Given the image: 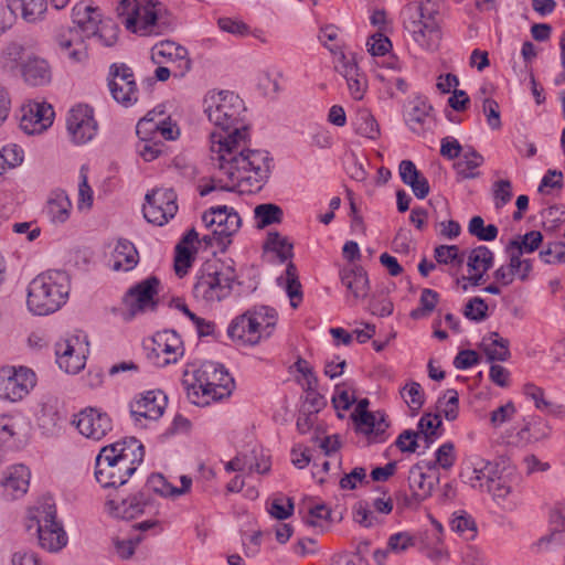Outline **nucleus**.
<instances>
[{
  "instance_id": "obj_1",
  "label": "nucleus",
  "mask_w": 565,
  "mask_h": 565,
  "mask_svg": "<svg viewBox=\"0 0 565 565\" xmlns=\"http://www.w3.org/2000/svg\"><path fill=\"white\" fill-rule=\"evenodd\" d=\"M245 110L243 99L234 92L212 90L204 98V113L216 128L210 135V150L218 182H224L220 188L252 193L259 191L269 178L273 159L265 150L246 147Z\"/></svg>"
},
{
  "instance_id": "obj_2",
  "label": "nucleus",
  "mask_w": 565,
  "mask_h": 565,
  "mask_svg": "<svg viewBox=\"0 0 565 565\" xmlns=\"http://www.w3.org/2000/svg\"><path fill=\"white\" fill-rule=\"evenodd\" d=\"M182 384L188 399L198 406L228 397L234 388V380L225 367L212 361L188 367L183 372Z\"/></svg>"
},
{
  "instance_id": "obj_3",
  "label": "nucleus",
  "mask_w": 565,
  "mask_h": 565,
  "mask_svg": "<svg viewBox=\"0 0 565 565\" xmlns=\"http://www.w3.org/2000/svg\"><path fill=\"white\" fill-rule=\"evenodd\" d=\"M145 450L136 438L104 447L96 457L95 477L104 488L119 487L127 482L142 462Z\"/></svg>"
},
{
  "instance_id": "obj_4",
  "label": "nucleus",
  "mask_w": 565,
  "mask_h": 565,
  "mask_svg": "<svg viewBox=\"0 0 565 565\" xmlns=\"http://www.w3.org/2000/svg\"><path fill=\"white\" fill-rule=\"evenodd\" d=\"M444 0H420L407 3L401 12L404 29L423 49L434 51L441 39Z\"/></svg>"
},
{
  "instance_id": "obj_5",
  "label": "nucleus",
  "mask_w": 565,
  "mask_h": 565,
  "mask_svg": "<svg viewBox=\"0 0 565 565\" xmlns=\"http://www.w3.org/2000/svg\"><path fill=\"white\" fill-rule=\"evenodd\" d=\"M70 277L63 270H47L29 284L26 305L31 312L46 316L57 311L67 300Z\"/></svg>"
},
{
  "instance_id": "obj_6",
  "label": "nucleus",
  "mask_w": 565,
  "mask_h": 565,
  "mask_svg": "<svg viewBox=\"0 0 565 565\" xmlns=\"http://www.w3.org/2000/svg\"><path fill=\"white\" fill-rule=\"evenodd\" d=\"M277 320L278 313L274 308L255 307L230 322L227 335L237 347H255L270 337Z\"/></svg>"
},
{
  "instance_id": "obj_7",
  "label": "nucleus",
  "mask_w": 565,
  "mask_h": 565,
  "mask_svg": "<svg viewBox=\"0 0 565 565\" xmlns=\"http://www.w3.org/2000/svg\"><path fill=\"white\" fill-rule=\"evenodd\" d=\"M31 529H35L40 546L50 553L62 551L68 543L63 524L57 521L55 503L50 497L29 510L26 530Z\"/></svg>"
},
{
  "instance_id": "obj_8",
  "label": "nucleus",
  "mask_w": 565,
  "mask_h": 565,
  "mask_svg": "<svg viewBox=\"0 0 565 565\" xmlns=\"http://www.w3.org/2000/svg\"><path fill=\"white\" fill-rule=\"evenodd\" d=\"M234 281L235 273L232 267L220 260L206 262L196 274L193 296L204 305L221 302L232 294Z\"/></svg>"
},
{
  "instance_id": "obj_9",
  "label": "nucleus",
  "mask_w": 565,
  "mask_h": 565,
  "mask_svg": "<svg viewBox=\"0 0 565 565\" xmlns=\"http://www.w3.org/2000/svg\"><path fill=\"white\" fill-rule=\"evenodd\" d=\"M202 222L206 227H213L212 235H205L206 245L225 247L231 243V236L235 234L242 224L237 212L226 205L213 206L202 215Z\"/></svg>"
},
{
  "instance_id": "obj_10",
  "label": "nucleus",
  "mask_w": 565,
  "mask_h": 565,
  "mask_svg": "<svg viewBox=\"0 0 565 565\" xmlns=\"http://www.w3.org/2000/svg\"><path fill=\"white\" fill-rule=\"evenodd\" d=\"M24 47L21 44L12 43L6 54L14 62L21 61L20 72L23 81L33 87L45 86L52 81V68L49 62L38 55H29L23 60Z\"/></svg>"
},
{
  "instance_id": "obj_11",
  "label": "nucleus",
  "mask_w": 565,
  "mask_h": 565,
  "mask_svg": "<svg viewBox=\"0 0 565 565\" xmlns=\"http://www.w3.org/2000/svg\"><path fill=\"white\" fill-rule=\"evenodd\" d=\"M36 384L35 373L25 366L0 369V398L18 402L24 398Z\"/></svg>"
},
{
  "instance_id": "obj_12",
  "label": "nucleus",
  "mask_w": 565,
  "mask_h": 565,
  "mask_svg": "<svg viewBox=\"0 0 565 565\" xmlns=\"http://www.w3.org/2000/svg\"><path fill=\"white\" fill-rule=\"evenodd\" d=\"M108 88L114 100L122 107H131L138 100L139 90L134 72L124 63L110 65Z\"/></svg>"
},
{
  "instance_id": "obj_13",
  "label": "nucleus",
  "mask_w": 565,
  "mask_h": 565,
  "mask_svg": "<svg viewBox=\"0 0 565 565\" xmlns=\"http://www.w3.org/2000/svg\"><path fill=\"white\" fill-rule=\"evenodd\" d=\"M87 352L86 335H71L55 344L56 362L68 374H76L84 369Z\"/></svg>"
},
{
  "instance_id": "obj_14",
  "label": "nucleus",
  "mask_w": 565,
  "mask_h": 565,
  "mask_svg": "<svg viewBox=\"0 0 565 565\" xmlns=\"http://www.w3.org/2000/svg\"><path fill=\"white\" fill-rule=\"evenodd\" d=\"M369 399H360L352 414L356 431L364 435L370 443H383L388 438V423L383 413L369 412Z\"/></svg>"
},
{
  "instance_id": "obj_15",
  "label": "nucleus",
  "mask_w": 565,
  "mask_h": 565,
  "mask_svg": "<svg viewBox=\"0 0 565 565\" xmlns=\"http://www.w3.org/2000/svg\"><path fill=\"white\" fill-rule=\"evenodd\" d=\"M145 218L162 226L178 212L177 194L172 189H156L146 195L142 209Z\"/></svg>"
},
{
  "instance_id": "obj_16",
  "label": "nucleus",
  "mask_w": 565,
  "mask_h": 565,
  "mask_svg": "<svg viewBox=\"0 0 565 565\" xmlns=\"http://www.w3.org/2000/svg\"><path fill=\"white\" fill-rule=\"evenodd\" d=\"M66 128L75 145H85L93 140L98 131L94 109L83 104L72 107L66 117Z\"/></svg>"
},
{
  "instance_id": "obj_17",
  "label": "nucleus",
  "mask_w": 565,
  "mask_h": 565,
  "mask_svg": "<svg viewBox=\"0 0 565 565\" xmlns=\"http://www.w3.org/2000/svg\"><path fill=\"white\" fill-rule=\"evenodd\" d=\"M159 286L160 280L151 276L135 285L126 292L124 305L130 317L156 308V297L159 294Z\"/></svg>"
},
{
  "instance_id": "obj_18",
  "label": "nucleus",
  "mask_w": 565,
  "mask_h": 565,
  "mask_svg": "<svg viewBox=\"0 0 565 565\" xmlns=\"http://www.w3.org/2000/svg\"><path fill=\"white\" fill-rule=\"evenodd\" d=\"M184 354L181 337L173 330L157 332L152 338L150 358L159 367L177 363Z\"/></svg>"
},
{
  "instance_id": "obj_19",
  "label": "nucleus",
  "mask_w": 565,
  "mask_h": 565,
  "mask_svg": "<svg viewBox=\"0 0 565 565\" xmlns=\"http://www.w3.org/2000/svg\"><path fill=\"white\" fill-rule=\"evenodd\" d=\"M151 60L157 65L168 64L173 67L175 77H183L191 68L188 50L173 41L156 44L151 49Z\"/></svg>"
},
{
  "instance_id": "obj_20",
  "label": "nucleus",
  "mask_w": 565,
  "mask_h": 565,
  "mask_svg": "<svg viewBox=\"0 0 565 565\" xmlns=\"http://www.w3.org/2000/svg\"><path fill=\"white\" fill-rule=\"evenodd\" d=\"M167 407V396L161 391H148L130 403V414L135 422L146 426L147 420L159 419Z\"/></svg>"
},
{
  "instance_id": "obj_21",
  "label": "nucleus",
  "mask_w": 565,
  "mask_h": 565,
  "mask_svg": "<svg viewBox=\"0 0 565 565\" xmlns=\"http://www.w3.org/2000/svg\"><path fill=\"white\" fill-rule=\"evenodd\" d=\"M73 423L84 437L93 440L103 439L113 428L110 417L94 407L81 411Z\"/></svg>"
},
{
  "instance_id": "obj_22",
  "label": "nucleus",
  "mask_w": 565,
  "mask_h": 565,
  "mask_svg": "<svg viewBox=\"0 0 565 565\" xmlns=\"http://www.w3.org/2000/svg\"><path fill=\"white\" fill-rule=\"evenodd\" d=\"M407 482L411 492L426 500L439 483V472L431 461H420L409 468Z\"/></svg>"
},
{
  "instance_id": "obj_23",
  "label": "nucleus",
  "mask_w": 565,
  "mask_h": 565,
  "mask_svg": "<svg viewBox=\"0 0 565 565\" xmlns=\"http://www.w3.org/2000/svg\"><path fill=\"white\" fill-rule=\"evenodd\" d=\"M20 127L28 135L41 134L54 119V110L47 103L30 102L21 109Z\"/></svg>"
},
{
  "instance_id": "obj_24",
  "label": "nucleus",
  "mask_w": 565,
  "mask_h": 565,
  "mask_svg": "<svg viewBox=\"0 0 565 565\" xmlns=\"http://www.w3.org/2000/svg\"><path fill=\"white\" fill-rule=\"evenodd\" d=\"M56 44L60 54L72 64H81L88 58L87 45L77 29H66L60 32L56 35Z\"/></svg>"
},
{
  "instance_id": "obj_25",
  "label": "nucleus",
  "mask_w": 565,
  "mask_h": 565,
  "mask_svg": "<svg viewBox=\"0 0 565 565\" xmlns=\"http://www.w3.org/2000/svg\"><path fill=\"white\" fill-rule=\"evenodd\" d=\"M124 22L128 30L143 36L160 33L156 6L149 1H142L132 18H127Z\"/></svg>"
},
{
  "instance_id": "obj_26",
  "label": "nucleus",
  "mask_w": 565,
  "mask_h": 565,
  "mask_svg": "<svg viewBox=\"0 0 565 565\" xmlns=\"http://www.w3.org/2000/svg\"><path fill=\"white\" fill-rule=\"evenodd\" d=\"M493 260L494 255L487 246L475 247L467 258L468 276H463L462 280L471 286H480L484 282V275L492 267Z\"/></svg>"
},
{
  "instance_id": "obj_27",
  "label": "nucleus",
  "mask_w": 565,
  "mask_h": 565,
  "mask_svg": "<svg viewBox=\"0 0 565 565\" xmlns=\"http://www.w3.org/2000/svg\"><path fill=\"white\" fill-rule=\"evenodd\" d=\"M552 428L547 420L540 416H530L524 419L523 425L513 435V443L516 446L525 447L535 443L546 440Z\"/></svg>"
},
{
  "instance_id": "obj_28",
  "label": "nucleus",
  "mask_w": 565,
  "mask_h": 565,
  "mask_svg": "<svg viewBox=\"0 0 565 565\" xmlns=\"http://www.w3.org/2000/svg\"><path fill=\"white\" fill-rule=\"evenodd\" d=\"M522 392L539 412L558 419L565 418V405L550 399L542 387L533 383H526L523 385Z\"/></svg>"
},
{
  "instance_id": "obj_29",
  "label": "nucleus",
  "mask_w": 565,
  "mask_h": 565,
  "mask_svg": "<svg viewBox=\"0 0 565 565\" xmlns=\"http://www.w3.org/2000/svg\"><path fill=\"white\" fill-rule=\"evenodd\" d=\"M31 472L24 465L9 467L1 481L6 495L18 499L24 495L29 489Z\"/></svg>"
},
{
  "instance_id": "obj_30",
  "label": "nucleus",
  "mask_w": 565,
  "mask_h": 565,
  "mask_svg": "<svg viewBox=\"0 0 565 565\" xmlns=\"http://www.w3.org/2000/svg\"><path fill=\"white\" fill-rule=\"evenodd\" d=\"M72 19L79 33H83L85 38H90L98 33L102 13L97 8L79 2L72 10Z\"/></svg>"
},
{
  "instance_id": "obj_31",
  "label": "nucleus",
  "mask_w": 565,
  "mask_h": 565,
  "mask_svg": "<svg viewBox=\"0 0 565 565\" xmlns=\"http://www.w3.org/2000/svg\"><path fill=\"white\" fill-rule=\"evenodd\" d=\"M28 423L24 417L0 414V446H17L25 435Z\"/></svg>"
},
{
  "instance_id": "obj_32",
  "label": "nucleus",
  "mask_w": 565,
  "mask_h": 565,
  "mask_svg": "<svg viewBox=\"0 0 565 565\" xmlns=\"http://www.w3.org/2000/svg\"><path fill=\"white\" fill-rule=\"evenodd\" d=\"M136 132L138 136L160 135L166 140H175L180 135L177 124L166 118L156 120L152 113H148L146 117L138 121Z\"/></svg>"
},
{
  "instance_id": "obj_33",
  "label": "nucleus",
  "mask_w": 565,
  "mask_h": 565,
  "mask_svg": "<svg viewBox=\"0 0 565 565\" xmlns=\"http://www.w3.org/2000/svg\"><path fill=\"white\" fill-rule=\"evenodd\" d=\"M433 107L422 98H416L411 103L406 115V124L416 134H423L429 129L433 124Z\"/></svg>"
},
{
  "instance_id": "obj_34",
  "label": "nucleus",
  "mask_w": 565,
  "mask_h": 565,
  "mask_svg": "<svg viewBox=\"0 0 565 565\" xmlns=\"http://www.w3.org/2000/svg\"><path fill=\"white\" fill-rule=\"evenodd\" d=\"M72 202L68 195L62 191H53L46 202L44 214L53 224L65 223L71 215Z\"/></svg>"
},
{
  "instance_id": "obj_35",
  "label": "nucleus",
  "mask_w": 565,
  "mask_h": 565,
  "mask_svg": "<svg viewBox=\"0 0 565 565\" xmlns=\"http://www.w3.org/2000/svg\"><path fill=\"white\" fill-rule=\"evenodd\" d=\"M398 172L402 181L412 188V191L417 199H425L428 195V180L417 170L413 161H401Z\"/></svg>"
},
{
  "instance_id": "obj_36",
  "label": "nucleus",
  "mask_w": 565,
  "mask_h": 565,
  "mask_svg": "<svg viewBox=\"0 0 565 565\" xmlns=\"http://www.w3.org/2000/svg\"><path fill=\"white\" fill-rule=\"evenodd\" d=\"M111 268L116 271H128L136 267L139 260L135 245L127 239H118L111 254Z\"/></svg>"
},
{
  "instance_id": "obj_37",
  "label": "nucleus",
  "mask_w": 565,
  "mask_h": 565,
  "mask_svg": "<svg viewBox=\"0 0 565 565\" xmlns=\"http://www.w3.org/2000/svg\"><path fill=\"white\" fill-rule=\"evenodd\" d=\"M181 487H174L162 475H152L147 482V486L153 492L166 498H178L189 493L192 487V479L188 476L180 477Z\"/></svg>"
},
{
  "instance_id": "obj_38",
  "label": "nucleus",
  "mask_w": 565,
  "mask_h": 565,
  "mask_svg": "<svg viewBox=\"0 0 565 565\" xmlns=\"http://www.w3.org/2000/svg\"><path fill=\"white\" fill-rule=\"evenodd\" d=\"M277 282L282 287L290 300V306L296 309L302 301V287L298 278V271L292 263L286 267L285 274L277 278Z\"/></svg>"
},
{
  "instance_id": "obj_39",
  "label": "nucleus",
  "mask_w": 565,
  "mask_h": 565,
  "mask_svg": "<svg viewBox=\"0 0 565 565\" xmlns=\"http://www.w3.org/2000/svg\"><path fill=\"white\" fill-rule=\"evenodd\" d=\"M341 74L347 79L350 95L355 100H361L367 88L366 77L359 72L354 62L345 61L341 65Z\"/></svg>"
},
{
  "instance_id": "obj_40",
  "label": "nucleus",
  "mask_w": 565,
  "mask_h": 565,
  "mask_svg": "<svg viewBox=\"0 0 565 565\" xmlns=\"http://www.w3.org/2000/svg\"><path fill=\"white\" fill-rule=\"evenodd\" d=\"M341 281L354 299L364 298L369 291V278L362 267H354L341 273Z\"/></svg>"
},
{
  "instance_id": "obj_41",
  "label": "nucleus",
  "mask_w": 565,
  "mask_h": 565,
  "mask_svg": "<svg viewBox=\"0 0 565 565\" xmlns=\"http://www.w3.org/2000/svg\"><path fill=\"white\" fill-rule=\"evenodd\" d=\"M9 7L21 9V17L28 23H39L47 12L46 0H8Z\"/></svg>"
},
{
  "instance_id": "obj_42",
  "label": "nucleus",
  "mask_w": 565,
  "mask_h": 565,
  "mask_svg": "<svg viewBox=\"0 0 565 565\" xmlns=\"http://www.w3.org/2000/svg\"><path fill=\"white\" fill-rule=\"evenodd\" d=\"M483 157L473 148L469 147L456 162L455 169L462 179H473L478 177L477 169L483 163Z\"/></svg>"
},
{
  "instance_id": "obj_43",
  "label": "nucleus",
  "mask_w": 565,
  "mask_h": 565,
  "mask_svg": "<svg viewBox=\"0 0 565 565\" xmlns=\"http://www.w3.org/2000/svg\"><path fill=\"white\" fill-rule=\"evenodd\" d=\"M114 507V513L117 518L121 519H134L143 512L146 507V499L142 493L131 495L127 499H122L120 502L111 500L109 502Z\"/></svg>"
},
{
  "instance_id": "obj_44",
  "label": "nucleus",
  "mask_w": 565,
  "mask_h": 565,
  "mask_svg": "<svg viewBox=\"0 0 565 565\" xmlns=\"http://www.w3.org/2000/svg\"><path fill=\"white\" fill-rule=\"evenodd\" d=\"M142 539V535L136 532L127 535H115L111 537V552L120 559H128L134 555Z\"/></svg>"
},
{
  "instance_id": "obj_45",
  "label": "nucleus",
  "mask_w": 565,
  "mask_h": 565,
  "mask_svg": "<svg viewBox=\"0 0 565 565\" xmlns=\"http://www.w3.org/2000/svg\"><path fill=\"white\" fill-rule=\"evenodd\" d=\"M483 352L489 361H505L509 355V341L499 337L498 333H492L482 343Z\"/></svg>"
},
{
  "instance_id": "obj_46",
  "label": "nucleus",
  "mask_w": 565,
  "mask_h": 565,
  "mask_svg": "<svg viewBox=\"0 0 565 565\" xmlns=\"http://www.w3.org/2000/svg\"><path fill=\"white\" fill-rule=\"evenodd\" d=\"M441 425L440 416L437 414H424L417 425L419 439L425 441V447H429L438 438V429Z\"/></svg>"
},
{
  "instance_id": "obj_47",
  "label": "nucleus",
  "mask_w": 565,
  "mask_h": 565,
  "mask_svg": "<svg viewBox=\"0 0 565 565\" xmlns=\"http://www.w3.org/2000/svg\"><path fill=\"white\" fill-rule=\"evenodd\" d=\"M282 215V210L273 203L259 204L254 209V218L258 228L280 223Z\"/></svg>"
},
{
  "instance_id": "obj_48",
  "label": "nucleus",
  "mask_w": 565,
  "mask_h": 565,
  "mask_svg": "<svg viewBox=\"0 0 565 565\" xmlns=\"http://www.w3.org/2000/svg\"><path fill=\"white\" fill-rule=\"evenodd\" d=\"M264 248L276 254L281 263L292 257V244L277 232L268 233Z\"/></svg>"
},
{
  "instance_id": "obj_49",
  "label": "nucleus",
  "mask_w": 565,
  "mask_h": 565,
  "mask_svg": "<svg viewBox=\"0 0 565 565\" xmlns=\"http://www.w3.org/2000/svg\"><path fill=\"white\" fill-rule=\"evenodd\" d=\"M355 132L369 139L380 137V126L375 117L367 109H360L354 121Z\"/></svg>"
},
{
  "instance_id": "obj_50",
  "label": "nucleus",
  "mask_w": 565,
  "mask_h": 565,
  "mask_svg": "<svg viewBox=\"0 0 565 565\" xmlns=\"http://www.w3.org/2000/svg\"><path fill=\"white\" fill-rule=\"evenodd\" d=\"M495 469L497 467L491 462H481L480 467H473L467 472V482L475 489L486 491L490 479L495 475Z\"/></svg>"
},
{
  "instance_id": "obj_51",
  "label": "nucleus",
  "mask_w": 565,
  "mask_h": 565,
  "mask_svg": "<svg viewBox=\"0 0 565 565\" xmlns=\"http://www.w3.org/2000/svg\"><path fill=\"white\" fill-rule=\"evenodd\" d=\"M542 239L543 235L541 232L531 231L519 238L510 241L507 247L522 256L524 253H532L537 249Z\"/></svg>"
},
{
  "instance_id": "obj_52",
  "label": "nucleus",
  "mask_w": 565,
  "mask_h": 565,
  "mask_svg": "<svg viewBox=\"0 0 565 565\" xmlns=\"http://www.w3.org/2000/svg\"><path fill=\"white\" fill-rule=\"evenodd\" d=\"M401 397L413 412H418L425 403V393L422 385L411 381L399 390Z\"/></svg>"
},
{
  "instance_id": "obj_53",
  "label": "nucleus",
  "mask_w": 565,
  "mask_h": 565,
  "mask_svg": "<svg viewBox=\"0 0 565 565\" xmlns=\"http://www.w3.org/2000/svg\"><path fill=\"white\" fill-rule=\"evenodd\" d=\"M505 250L509 255V260L505 265L513 271L514 278H518L521 281H526L530 278V275L533 269L532 260L527 258H522L521 255L516 254L512 249Z\"/></svg>"
},
{
  "instance_id": "obj_54",
  "label": "nucleus",
  "mask_w": 565,
  "mask_h": 565,
  "mask_svg": "<svg viewBox=\"0 0 565 565\" xmlns=\"http://www.w3.org/2000/svg\"><path fill=\"white\" fill-rule=\"evenodd\" d=\"M139 138L140 141L136 146L137 152L146 162L156 160L163 152L164 145L161 141H156L154 136L143 135Z\"/></svg>"
},
{
  "instance_id": "obj_55",
  "label": "nucleus",
  "mask_w": 565,
  "mask_h": 565,
  "mask_svg": "<svg viewBox=\"0 0 565 565\" xmlns=\"http://www.w3.org/2000/svg\"><path fill=\"white\" fill-rule=\"evenodd\" d=\"M468 231L480 241L491 242L498 236V227L493 224L484 225L481 216H473L468 225Z\"/></svg>"
},
{
  "instance_id": "obj_56",
  "label": "nucleus",
  "mask_w": 565,
  "mask_h": 565,
  "mask_svg": "<svg viewBox=\"0 0 565 565\" xmlns=\"http://www.w3.org/2000/svg\"><path fill=\"white\" fill-rule=\"evenodd\" d=\"M486 491L492 494L494 500L500 502L507 500L512 491V486L510 480H508L505 476L499 475L495 469V475L490 479Z\"/></svg>"
},
{
  "instance_id": "obj_57",
  "label": "nucleus",
  "mask_w": 565,
  "mask_h": 565,
  "mask_svg": "<svg viewBox=\"0 0 565 565\" xmlns=\"http://www.w3.org/2000/svg\"><path fill=\"white\" fill-rule=\"evenodd\" d=\"M438 299H439V295L435 290L425 288L420 295V299H419L420 306L411 312V317L413 319H422V318L427 317L428 315H430L434 311V309L438 302Z\"/></svg>"
},
{
  "instance_id": "obj_58",
  "label": "nucleus",
  "mask_w": 565,
  "mask_h": 565,
  "mask_svg": "<svg viewBox=\"0 0 565 565\" xmlns=\"http://www.w3.org/2000/svg\"><path fill=\"white\" fill-rule=\"evenodd\" d=\"M437 404L447 420H455L458 417L459 397L457 391L447 390Z\"/></svg>"
},
{
  "instance_id": "obj_59",
  "label": "nucleus",
  "mask_w": 565,
  "mask_h": 565,
  "mask_svg": "<svg viewBox=\"0 0 565 565\" xmlns=\"http://www.w3.org/2000/svg\"><path fill=\"white\" fill-rule=\"evenodd\" d=\"M441 533L443 526L439 523H436V529L428 534V539L434 544L433 547H426L424 550V554L431 559L433 562H441L447 557V553L441 546Z\"/></svg>"
},
{
  "instance_id": "obj_60",
  "label": "nucleus",
  "mask_w": 565,
  "mask_h": 565,
  "mask_svg": "<svg viewBox=\"0 0 565 565\" xmlns=\"http://www.w3.org/2000/svg\"><path fill=\"white\" fill-rule=\"evenodd\" d=\"M450 527L452 531L458 534L465 536L467 540H471L476 534V524L473 520L465 513L454 514V518L450 521Z\"/></svg>"
},
{
  "instance_id": "obj_61",
  "label": "nucleus",
  "mask_w": 565,
  "mask_h": 565,
  "mask_svg": "<svg viewBox=\"0 0 565 565\" xmlns=\"http://www.w3.org/2000/svg\"><path fill=\"white\" fill-rule=\"evenodd\" d=\"M435 259L439 264L461 265L463 256L459 254L456 245H439L435 248Z\"/></svg>"
},
{
  "instance_id": "obj_62",
  "label": "nucleus",
  "mask_w": 565,
  "mask_h": 565,
  "mask_svg": "<svg viewBox=\"0 0 565 565\" xmlns=\"http://www.w3.org/2000/svg\"><path fill=\"white\" fill-rule=\"evenodd\" d=\"M494 206L501 209L512 199V183L509 180H498L492 184Z\"/></svg>"
},
{
  "instance_id": "obj_63",
  "label": "nucleus",
  "mask_w": 565,
  "mask_h": 565,
  "mask_svg": "<svg viewBox=\"0 0 565 565\" xmlns=\"http://www.w3.org/2000/svg\"><path fill=\"white\" fill-rule=\"evenodd\" d=\"M267 510L275 519L285 520L292 514L294 504L288 498L277 497L268 502Z\"/></svg>"
},
{
  "instance_id": "obj_64",
  "label": "nucleus",
  "mask_w": 565,
  "mask_h": 565,
  "mask_svg": "<svg viewBox=\"0 0 565 565\" xmlns=\"http://www.w3.org/2000/svg\"><path fill=\"white\" fill-rule=\"evenodd\" d=\"M488 305L482 298H471L463 310L466 318L472 321H482L487 318Z\"/></svg>"
}]
</instances>
